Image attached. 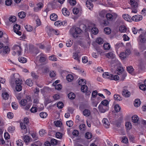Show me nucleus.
Returning <instances> with one entry per match:
<instances>
[{
  "label": "nucleus",
  "mask_w": 146,
  "mask_h": 146,
  "mask_svg": "<svg viewBox=\"0 0 146 146\" xmlns=\"http://www.w3.org/2000/svg\"><path fill=\"white\" fill-rule=\"evenodd\" d=\"M62 136V134L59 132H57L56 134V137L58 139H60L61 138Z\"/></svg>",
  "instance_id": "09e8293b"
},
{
  "label": "nucleus",
  "mask_w": 146,
  "mask_h": 146,
  "mask_svg": "<svg viewBox=\"0 0 146 146\" xmlns=\"http://www.w3.org/2000/svg\"><path fill=\"white\" fill-rule=\"evenodd\" d=\"M119 30L121 33H124L126 31V29L125 26H121L119 28Z\"/></svg>",
  "instance_id": "473e14b6"
},
{
  "label": "nucleus",
  "mask_w": 146,
  "mask_h": 146,
  "mask_svg": "<svg viewBox=\"0 0 146 146\" xmlns=\"http://www.w3.org/2000/svg\"><path fill=\"white\" fill-rule=\"evenodd\" d=\"M73 58H74V59L77 60V61H79V57L78 53H73Z\"/></svg>",
  "instance_id": "49530a36"
},
{
  "label": "nucleus",
  "mask_w": 146,
  "mask_h": 146,
  "mask_svg": "<svg viewBox=\"0 0 146 146\" xmlns=\"http://www.w3.org/2000/svg\"><path fill=\"white\" fill-rule=\"evenodd\" d=\"M111 75H112V74H110V73L108 72H105L102 74V76L104 78H108L110 79Z\"/></svg>",
  "instance_id": "5701e85b"
},
{
  "label": "nucleus",
  "mask_w": 146,
  "mask_h": 146,
  "mask_svg": "<svg viewBox=\"0 0 146 146\" xmlns=\"http://www.w3.org/2000/svg\"><path fill=\"white\" fill-rule=\"evenodd\" d=\"M125 126L127 130H130L131 128L132 125L130 122H126L125 123Z\"/></svg>",
  "instance_id": "2f4dec72"
},
{
  "label": "nucleus",
  "mask_w": 146,
  "mask_h": 146,
  "mask_svg": "<svg viewBox=\"0 0 146 146\" xmlns=\"http://www.w3.org/2000/svg\"><path fill=\"white\" fill-rule=\"evenodd\" d=\"M102 121L104 125L106 127H108L110 125L108 119L106 118H104L102 120Z\"/></svg>",
  "instance_id": "2eb2a0df"
},
{
  "label": "nucleus",
  "mask_w": 146,
  "mask_h": 146,
  "mask_svg": "<svg viewBox=\"0 0 146 146\" xmlns=\"http://www.w3.org/2000/svg\"><path fill=\"white\" fill-rule=\"evenodd\" d=\"M85 137L86 138L88 139H90L92 137V134L90 132H86L85 134Z\"/></svg>",
  "instance_id": "ea45409f"
},
{
  "label": "nucleus",
  "mask_w": 146,
  "mask_h": 146,
  "mask_svg": "<svg viewBox=\"0 0 146 146\" xmlns=\"http://www.w3.org/2000/svg\"><path fill=\"white\" fill-rule=\"evenodd\" d=\"M9 20L10 22L14 23L16 21V17L15 16H11L9 18Z\"/></svg>",
  "instance_id": "37998d69"
},
{
  "label": "nucleus",
  "mask_w": 146,
  "mask_h": 146,
  "mask_svg": "<svg viewBox=\"0 0 146 146\" xmlns=\"http://www.w3.org/2000/svg\"><path fill=\"white\" fill-rule=\"evenodd\" d=\"M17 144L18 146H23V142L21 140H18L17 141Z\"/></svg>",
  "instance_id": "5fc2aeb1"
},
{
  "label": "nucleus",
  "mask_w": 146,
  "mask_h": 146,
  "mask_svg": "<svg viewBox=\"0 0 146 146\" xmlns=\"http://www.w3.org/2000/svg\"><path fill=\"white\" fill-rule=\"evenodd\" d=\"M123 71L124 69L123 68L119 67L117 68L116 71H115V72L118 75H120L124 73Z\"/></svg>",
  "instance_id": "f8f14e48"
},
{
  "label": "nucleus",
  "mask_w": 146,
  "mask_h": 146,
  "mask_svg": "<svg viewBox=\"0 0 146 146\" xmlns=\"http://www.w3.org/2000/svg\"><path fill=\"white\" fill-rule=\"evenodd\" d=\"M110 80H114L115 81H117L119 80V77L118 75H115L114 76L112 74L111 75Z\"/></svg>",
  "instance_id": "c756f323"
},
{
  "label": "nucleus",
  "mask_w": 146,
  "mask_h": 146,
  "mask_svg": "<svg viewBox=\"0 0 146 146\" xmlns=\"http://www.w3.org/2000/svg\"><path fill=\"white\" fill-rule=\"evenodd\" d=\"M140 38V41L142 43H144L146 40V39L145 36L143 35L142 34L139 36Z\"/></svg>",
  "instance_id": "c9c22d12"
},
{
  "label": "nucleus",
  "mask_w": 146,
  "mask_h": 146,
  "mask_svg": "<svg viewBox=\"0 0 146 146\" xmlns=\"http://www.w3.org/2000/svg\"><path fill=\"white\" fill-rule=\"evenodd\" d=\"M50 142L51 144L53 145H56L58 143L57 140L54 139H52Z\"/></svg>",
  "instance_id": "bf43d9fd"
},
{
  "label": "nucleus",
  "mask_w": 146,
  "mask_h": 146,
  "mask_svg": "<svg viewBox=\"0 0 146 146\" xmlns=\"http://www.w3.org/2000/svg\"><path fill=\"white\" fill-rule=\"evenodd\" d=\"M114 99L116 101H121L122 100V98L119 95L115 94L113 96Z\"/></svg>",
  "instance_id": "f3484780"
},
{
  "label": "nucleus",
  "mask_w": 146,
  "mask_h": 146,
  "mask_svg": "<svg viewBox=\"0 0 146 146\" xmlns=\"http://www.w3.org/2000/svg\"><path fill=\"white\" fill-rule=\"evenodd\" d=\"M13 48L18 52L19 55H21L22 50L21 46L17 45H15L13 47Z\"/></svg>",
  "instance_id": "1a4fd4ad"
},
{
  "label": "nucleus",
  "mask_w": 146,
  "mask_h": 146,
  "mask_svg": "<svg viewBox=\"0 0 146 146\" xmlns=\"http://www.w3.org/2000/svg\"><path fill=\"white\" fill-rule=\"evenodd\" d=\"M50 19L52 21H55L57 20L58 16L56 14L53 13L51 14L50 17Z\"/></svg>",
  "instance_id": "4468645a"
},
{
  "label": "nucleus",
  "mask_w": 146,
  "mask_h": 146,
  "mask_svg": "<svg viewBox=\"0 0 146 146\" xmlns=\"http://www.w3.org/2000/svg\"><path fill=\"white\" fill-rule=\"evenodd\" d=\"M90 111L88 109H85L83 111V114L86 117H88L90 115Z\"/></svg>",
  "instance_id": "a211bd4d"
},
{
  "label": "nucleus",
  "mask_w": 146,
  "mask_h": 146,
  "mask_svg": "<svg viewBox=\"0 0 146 146\" xmlns=\"http://www.w3.org/2000/svg\"><path fill=\"white\" fill-rule=\"evenodd\" d=\"M119 78L121 81L125 79V77L126 76V74L125 73H123L120 75H119Z\"/></svg>",
  "instance_id": "79ce46f5"
},
{
  "label": "nucleus",
  "mask_w": 146,
  "mask_h": 146,
  "mask_svg": "<svg viewBox=\"0 0 146 146\" xmlns=\"http://www.w3.org/2000/svg\"><path fill=\"white\" fill-rule=\"evenodd\" d=\"M141 104V102L139 99H135L134 101V105L135 107L139 106Z\"/></svg>",
  "instance_id": "393cba45"
},
{
  "label": "nucleus",
  "mask_w": 146,
  "mask_h": 146,
  "mask_svg": "<svg viewBox=\"0 0 146 146\" xmlns=\"http://www.w3.org/2000/svg\"><path fill=\"white\" fill-rule=\"evenodd\" d=\"M79 85L80 86H82L85 85L86 83V80L84 79H81L79 80L78 82Z\"/></svg>",
  "instance_id": "72a5a7b5"
},
{
  "label": "nucleus",
  "mask_w": 146,
  "mask_h": 146,
  "mask_svg": "<svg viewBox=\"0 0 146 146\" xmlns=\"http://www.w3.org/2000/svg\"><path fill=\"white\" fill-rule=\"evenodd\" d=\"M113 15L110 13H108L106 14V17L108 20L111 21L113 19L114 17L116 18L117 17V15L115 13L113 14Z\"/></svg>",
  "instance_id": "6e6552de"
},
{
  "label": "nucleus",
  "mask_w": 146,
  "mask_h": 146,
  "mask_svg": "<svg viewBox=\"0 0 146 146\" xmlns=\"http://www.w3.org/2000/svg\"><path fill=\"white\" fill-rule=\"evenodd\" d=\"M122 94V95L126 98L129 97L131 95L130 92L127 90L123 89Z\"/></svg>",
  "instance_id": "39448f33"
},
{
  "label": "nucleus",
  "mask_w": 146,
  "mask_h": 146,
  "mask_svg": "<svg viewBox=\"0 0 146 146\" xmlns=\"http://www.w3.org/2000/svg\"><path fill=\"white\" fill-rule=\"evenodd\" d=\"M62 14L65 16H68L69 15L70 13L67 10V9L66 8H64L62 10Z\"/></svg>",
  "instance_id": "aec40b11"
},
{
  "label": "nucleus",
  "mask_w": 146,
  "mask_h": 146,
  "mask_svg": "<svg viewBox=\"0 0 146 146\" xmlns=\"http://www.w3.org/2000/svg\"><path fill=\"white\" fill-rule=\"evenodd\" d=\"M86 5L90 10H92V9L93 5L92 4V2L87 0L86 1Z\"/></svg>",
  "instance_id": "ddd939ff"
},
{
  "label": "nucleus",
  "mask_w": 146,
  "mask_h": 146,
  "mask_svg": "<svg viewBox=\"0 0 146 146\" xmlns=\"http://www.w3.org/2000/svg\"><path fill=\"white\" fill-rule=\"evenodd\" d=\"M106 56L107 58L112 59H114L115 57V54L111 52H110L106 53Z\"/></svg>",
  "instance_id": "9b49d317"
},
{
  "label": "nucleus",
  "mask_w": 146,
  "mask_h": 146,
  "mask_svg": "<svg viewBox=\"0 0 146 146\" xmlns=\"http://www.w3.org/2000/svg\"><path fill=\"white\" fill-rule=\"evenodd\" d=\"M49 59L50 60L53 61H56L57 60V58L55 56H50L49 57Z\"/></svg>",
  "instance_id": "052dcab7"
},
{
  "label": "nucleus",
  "mask_w": 146,
  "mask_h": 146,
  "mask_svg": "<svg viewBox=\"0 0 146 146\" xmlns=\"http://www.w3.org/2000/svg\"><path fill=\"white\" fill-rule=\"evenodd\" d=\"M18 60L19 62L23 63H25L27 61V58L23 57H19L18 58Z\"/></svg>",
  "instance_id": "b1692460"
},
{
  "label": "nucleus",
  "mask_w": 146,
  "mask_h": 146,
  "mask_svg": "<svg viewBox=\"0 0 146 146\" xmlns=\"http://www.w3.org/2000/svg\"><path fill=\"white\" fill-rule=\"evenodd\" d=\"M88 86L85 84L82 86L81 87V91L84 92H86L88 91Z\"/></svg>",
  "instance_id": "7c9ffc66"
},
{
  "label": "nucleus",
  "mask_w": 146,
  "mask_h": 146,
  "mask_svg": "<svg viewBox=\"0 0 146 146\" xmlns=\"http://www.w3.org/2000/svg\"><path fill=\"white\" fill-rule=\"evenodd\" d=\"M26 82L27 83V85L30 86H32L33 84V83L31 79H29L28 80H26Z\"/></svg>",
  "instance_id": "13d9d810"
},
{
  "label": "nucleus",
  "mask_w": 146,
  "mask_h": 146,
  "mask_svg": "<svg viewBox=\"0 0 146 146\" xmlns=\"http://www.w3.org/2000/svg\"><path fill=\"white\" fill-rule=\"evenodd\" d=\"M127 55L125 52H123L120 53V57L122 58H124L127 56Z\"/></svg>",
  "instance_id": "4d7b16f0"
},
{
  "label": "nucleus",
  "mask_w": 146,
  "mask_h": 146,
  "mask_svg": "<svg viewBox=\"0 0 146 146\" xmlns=\"http://www.w3.org/2000/svg\"><path fill=\"white\" fill-rule=\"evenodd\" d=\"M57 106L58 108L61 109L63 107V104L62 102H59L58 103Z\"/></svg>",
  "instance_id": "774afa93"
},
{
  "label": "nucleus",
  "mask_w": 146,
  "mask_h": 146,
  "mask_svg": "<svg viewBox=\"0 0 146 146\" xmlns=\"http://www.w3.org/2000/svg\"><path fill=\"white\" fill-rule=\"evenodd\" d=\"M9 49L8 46H5L4 48L3 52L5 54L8 53L9 52Z\"/></svg>",
  "instance_id": "338daca9"
},
{
  "label": "nucleus",
  "mask_w": 146,
  "mask_h": 146,
  "mask_svg": "<svg viewBox=\"0 0 146 146\" xmlns=\"http://www.w3.org/2000/svg\"><path fill=\"white\" fill-rule=\"evenodd\" d=\"M132 122L134 123L137 122L138 121V117L136 115H134L132 117Z\"/></svg>",
  "instance_id": "cd10ccee"
},
{
  "label": "nucleus",
  "mask_w": 146,
  "mask_h": 146,
  "mask_svg": "<svg viewBox=\"0 0 146 146\" xmlns=\"http://www.w3.org/2000/svg\"><path fill=\"white\" fill-rule=\"evenodd\" d=\"M123 19L126 21L130 22L131 20V17L127 14H125L123 15Z\"/></svg>",
  "instance_id": "412c9836"
},
{
  "label": "nucleus",
  "mask_w": 146,
  "mask_h": 146,
  "mask_svg": "<svg viewBox=\"0 0 146 146\" xmlns=\"http://www.w3.org/2000/svg\"><path fill=\"white\" fill-rule=\"evenodd\" d=\"M2 96L3 99L5 100H7L8 99L9 96L7 92H4L2 94Z\"/></svg>",
  "instance_id": "4be33fe9"
},
{
  "label": "nucleus",
  "mask_w": 146,
  "mask_h": 146,
  "mask_svg": "<svg viewBox=\"0 0 146 146\" xmlns=\"http://www.w3.org/2000/svg\"><path fill=\"white\" fill-rule=\"evenodd\" d=\"M103 47L105 50H108L110 48V45L109 43H106L104 44Z\"/></svg>",
  "instance_id": "4c0bfd02"
},
{
  "label": "nucleus",
  "mask_w": 146,
  "mask_h": 146,
  "mask_svg": "<svg viewBox=\"0 0 146 146\" xmlns=\"http://www.w3.org/2000/svg\"><path fill=\"white\" fill-rule=\"evenodd\" d=\"M20 125L21 128L22 129H24V130L25 129L26 132H27V129H26V127L25 123H20Z\"/></svg>",
  "instance_id": "603ef678"
},
{
  "label": "nucleus",
  "mask_w": 146,
  "mask_h": 146,
  "mask_svg": "<svg viewBox=\"0 0 146 146\" xmlns=\"http://www.w3.org/2000/svg\"><path fill=\"white\" fill-rule=\"evenodd\" d=\"M109 104V102L107 100H104L102 101L100 104H101L102 105L107 107Z\"/></svg>",
  "instance_id": "a878e982"
},
{
  "label": "nucleus",
  "mask_w": 146,
  "mask_h": 146,
  "mask_svg": "<svg viewBox=\"0 0 146 146\" xmlns=\"http://www.w3.org/2000/svg\"><path fill=\"white\" fill-rule=\"evenodd\" d=\"M3 35L4 36V37L5 38L4 42L8 43V37L7 35L5 34H3L2 31H0V38L2 37Z\"/></svg>",
  "instance_id": "dca6fc26"
},
{
  "label": "nucleus",
  "mask_w": 146,
  "mask_h": 146,
  "mask_svg": "<svg viewBox=\"0 0 146 146\" xmlns=\"http://www.w3.org/2000/svg\"><path fill=\"white\" fill-rule=\"evenodd\" d=\"M139 88L140 89L143 91H145L146 90V86L144 84H141L140 85Z\"/></svg>",
  "instance_id": "864d4df0"
},
{
  "label": "nucleus",
  "mask_w": 146,
  "mask_h": 146,
  "mask_svg": "<svg viewBox=\"0 0 146 146\" xmlns=\"http://www.w3.org/2000/svg\"><path fill=\"white\" fill-rule=\"evenodd\" d=\"M66 124L67 126L69 127H70L73 125V122L71 120L67 121L66 122Z\"/></svg>",
  "instance_id": "3c124183"
},
{
  "label": "nucleus",
  "mask_w": 146,
  "mask_h": 146,
  "mask_svg": "<svg viewBox=\"0 0 146 146\" xmlns=\"http://www.w3.org/2000/svg\"><path fill=\"white\" fill-rule=\"evenodd\" d=\"M73 76L71 74H68L66 76V79L69 82L71 81L73 79Z\"/></svg>",
  "instance_id": "58836bf2"
},
{
  "label": "nucleus",
  "mask_w": 146,
  "mask_h": 146,
  "mask_svg": "<svg viewBox=\"0 0 146 146\" xmlns=\"http://www.w3.org/2000/svg\"><path fill=\"white\" fill-rule=\"evenodd\" d=\"M121 109V108L118 104H116L114 106V110L117 112H119Z\"/></svg>",
  "instance_id": "a19ab883"
},
{
  "label": "nucleus",
  "mask_w": 146,
  "mask_h": 146,
  "mask_svg": "<svg viewBox=\"0 0 146 146\" xmlns=\"http://www.w3.org/2000/svg\"><path fill=\"white\" fill-rule=\"evenodd\" d=\"M98 109L99 111L101 113H105L106 110H108V107L100 104L98 106Z\"/></svg>",
  "instance_id": "0eeeda50"
},
{
  "label": "nucleus",
  "mask_w": 146,
  "mask_h": 146,
  "mask_svg": "<svg viewBox=\"0 0 146 146\" xmlns=\"http://www.w3.org/2000/svg\"><path fill=\"white\" fill-rule=\"evenodd\" d=\"M25 27L26 30L28 31H31L32 30V27L30 25H27Z\"/></svg>",
  "instance_id": "a18cd8bd"
},
{
  "label": "nucleus",
  "mask_w": 146,
  "mask_h": 146,
  "mask_svg": "<svg viewBox=\"0 0 146 146\" xmlns=\"http://www.w3.org/2000/svg\"><path fill=\"white\" fill-rule=\"evenodd\" d=\"M96 41L97 43L99 44H103L104 42L103 39L100 37L99 38L97 39Z\"/></svg>",
  "instance_id": "680f3d73"
},
{
  "label": "nucleus",
  "mask_w": 146,
  "mask_h": 146,
  "mask_svg": "<svg viewBox=\"0 0 146 146\" xmlns=\"http://www.w3.org/2000/svg\"><path fill=\"white\" fill-rule=\"evenodd\" d=\"M142 17L141 15H137L133 16L131 18V19L135 21H138L142 20Z\"/></svg>",
  "instance_id": "423d86ee"
},
{
  "label": "nucleus",
  "mask_w": 146,
  "mask_h": 146,
  "mask_svg": "<svg viewBox=\"0 0 146 146\" xmlns=\"http://www.w3.org/2000/svg\"><path fill=\"white\" fill-rule=\"evenodd\" d=\"M85 125L84 124H81L79 127L80 129L82 131H83L85 129Z\"/></svg>",
  "instance_id": "6e6d98bb"
},
{
  "label": "nucleus",
  "mask_w": 146,
  "mask_h": 146,
  "mask_svg": "<svg viewBox=\"0 0 146 146\" xmlns=\"http://www.w3.org/2000/svg\"><path fill=\"white\" fill-rule=\"evenodd\" d=\"M16 84L15 88L16 90L19 92L21 91L22 88L21 84L22 83V81L19 78H16L15 79L14 78H12L10 81V82L12 85H13L14 84V82Z\"/></svg>",
  "instance_id": "f257e3e1"
},
{
  "label": "nucleus",
  "mask_w": 146,
  "mask_h": 146,
  "mask_svg": "<svg viewBox=\"0 0 146 146\" xmlns=\"http://www.w3.org/2000/svg\"><path fill=\"white\" fill-rule=\"evenodd\" d=\"M98 92L97 90L94 91L92 92V97L94 98H95L98 95Z\"/></svg>",
  "instance_id": "69168bd1"
},
{
  "label": "nucleus",
  "mask_w": 146,
  "mask_h": 146,
  "mask_svg": "<svg viewBox=\"0 0 146 146\" xmlns=\"http://www.w3.org/2000/svg\"><path fill=\"white\" fill-rule=\"evenodd\" d=\"M91 30L92 33L94 35L97 34L98 33V29L96 27L92 28Z\"/></svg>",
  "instance_id": "f704fd0d"
},
{
  "label": "nucleus",
  "mask_w": 146,
  "mask_h": 146,
  "mask_svg": "<svg viewBox=\"0 0 146 146\" xmlns=\"http://www.w3.org/2000/svg\"><path fill=\"white\" fill-rule=\"evenodd\" d=\"M73 135L75 136H77L79 134V132L78 131L76 130H74L72 132Z\"/></svg>",
  "instance_id": "0e129e2a"
},
{
  "label": "nucleus",
  "mask_w": 146,
  "mask_h": 146,
  "mask_svg": "<svg viewBox=\"0 0 146 146\" xmlns=\"http://www.w3.org/2000/svg\"><path fill=\"white\" fill-rule=\"evenodd\" d=\"M27 103V100L26 99H22L20 102V104L22 106H25Z\"/></svg>",
  "instance_id": "de8ad7c7"
},
{
  "label": "nucleus",
  "mask_w": 146,
  "mask_h": 146,
  "mask_svg": "<svg viewBox=\"0 0 146 146\" xmlns=\"http://www.w3.org/2000/svg\"><path fill=\"white\" fill-rule=\"evenodd\" d=\"M69 31L74 38H76L78 37V35L80 34L82 31L79 27H73L70 29Z\"/></svg>",
  "instance_id": "f03ea898"
},
{
  "label": "nucleus",
  "mask_w": 146,
  "mask_h": 146,
  "mask_svg": "<svg viewBox=\"0 0 146 146\" xmlns=\"http://www.w3.org/2000/svg\"><path fill=\"white\" fill-rule=\"evenodd\" d=\"M129 3L132 7L136 8L138 6L137 3L135 0H130Z\"/></svg>",
  "instance_id": "9d476101"
},
{
  "label": "nucleus",
  "mask_w": 146,
  "mask_h": 146,
  "mask_svg": "<svg viewBox=\"0 0 146 146\" xmlns=\"http://www.w3.org/2000/svg\"><path fill=\"white\" fill-rule=\"evenodd\" d=\"M38 57L39 58V61L40 62L44 63V64L47 63V58L46 55L41 53L38 56Z\"/></svg>",
  "instance_id": "7ed1b4c3"
},
{
  "label": "nucleus",
  "mask_w": 146,
  "mask_h": 146,
  "mask_svg": "<svg viewBox=\"0 0 146 146\" xmlns=\"http://www.w3.org/2000/svg\"><path fill=\"white\" fill-rule=\"evenodd\" d=\"M75 95L73 92H70L68 95V98L71 100H73L75 98Z\"/></svg>",
  "instance_id": "c85d7f7f"
},
{
  "label": "nucleus",
  "mask_w": 146,
  "mask_h": 146,
  "mask_svg": "<svg viewBox=\"0 0 146 146\" xmlns=\"http://www.w3.org/2000/svg\"><path fill=\"white\" fill-rule=\"evenodd\" d=\"M20 29V26L17 24H15L13 26V30L14 31L19 35H21L22 34L21 32L19 31Z\"/></svg>",
  "instance_id": "20e7f679"
},
{
  "label": "nucleus",
  "mask_w": 146,
  "mask_h": 146,
  "mask_svg": "<svg viewBox=\"0 0 146 146\" xmlns=\"http://www.w3.org/2000/svg\"><path fill=\"white\" fill-rule=\"evenodd\" d=\"M18 16L19 18L23 19L25 17L26 14L24 12L21 11L18 13Z\"/></svg>",
  "instance_id": "bb28decb"
},
{
  "label": "nucleus",
  "mask_w": 146,
  "mask_h": 146,
  "mask_svg": "<svg viewBox=\"0 0 146 146\" xmlns=\"http://www.w3.org/2000/svg\"><path fill=\"white\" fill-rule=\"evenodd\" d=\"M39 115L41 118H44L46 117L47 114L46 112H42L40 113Z\"/></svg>",
  "instance_id": "8fccbe9b"
},
{
  "label": "nucleus",
  "mask_w": 146,
  "mask_h": 146,
  "mask_svg": "<svg viewBox=\"0 0 146 146\" xmlns=\"http://www.w3.org/2000/svg\"><path fill=\"white\" fill-rule=\"evenodd\" d=\"M134 69L133 68L132 66H130L129 67H128L127 68V71L129 73H131L134 70Z\"/></svg>",
  "instance_id": "c03bdc74"
},
{
  "label": "nucleus",
  "mask_w": 146,
  "mask_h": 146,
  "mask_svg": "<svg viewBox=\"0 0 146 146\" xmlns=\"http://www.w3.org/2000/svg\"><path fill=\"white\" fill-rule=\"evenodd\" d=\"M54 30V29L52 28H49L47 31L48 35H49L50 34V35H51L52 34H53Z\"/></svg>",
  "instance_id": "e2e57ef3"
},
{
  "label": "nucleus",
  "mask_w": 146,
  "mask_h": 146,
  "mask_svg": "<svg viewBox=\"0 0 146 146\" xmlns=\"http://www.w3.org/2000/svg\"><path fill=\"white\" fill-rule=\"evenodd\" d=\"M22 139L25 142L28 143L29 142L31 138L29 136L25 135L23 137H22Z\"/></svg>",
  "instance_id": "6ab92c4d"
},
{
  "label": "nucleus",
  "mask_w": 146,
  "mask_h": 146,
  "mask_svg": "<svg viewBox=\"0 0 146 146\" xmlns=\"http://www.w3.org/2000/svg\"><path fill=\"white\" fill-rule=\"evenodd\" d=\"M104 32L105 34L109 35L110 33L111 32V30L109 28H105L104 29Z\"/></svg>",
  "instance_id": "e433bc0d"
}]
</instances>
